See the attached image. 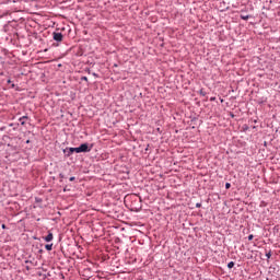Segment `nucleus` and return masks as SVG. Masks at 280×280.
Segmentation results:
<instances>
[{"label":"nucleus","instance_id":"obj_15","mask_svg":"<svg viewBox=\"0 0 280 280\" xmlns=\"http://www.w3.org/2000/svg\"><path fill=\"white\" fill-rule=\"evenodd\" d=\"M196 207H197V208H200V207H202V205H201V203H197Z\"/></svg>","mask_w":280,"mask_h":280},{"label":"nucleus","instance_id":"obj_16","mask_svg":"<svg viewBox=\"0 0 280 280\" xmlns=\"http://www.w3.org/2000/svg\"><path fill=\"white\" fill-rule=\"evenodd\" d=\"M2 229H7L5 224H2Z\"/></svg>","mask_w":280,"mask_h":280},{"label":"nucleus","instance_id":"obj_8","mask_svg":"<svg viewBox=\"0 0 280 280\" xmlns=\"http://www.w3.org/2000/svg\"><path fill=\"white\" fill-rule=\"evenodd\" d=\"M235 266V262L234 261H230L229 264H228V268H233Z\"/></svg>","mask_w":280,"mask_h":280},{"label":"nucleus","instance_id":"obj_2","mask_svg":"<svg viewBox=\"0 0 280 280\" xmlns=\"http://www.w3.org/2000/svg\"><path fill=\"white\" fill-rule=\"evenodd\" d=\"M52 38L54 40H56L57 43H62V38H63V35L62 33H52Z\"/></svg>","mask_w":280,"mask_h":280},{"label":"nucleus","instance_id":"obj_3","mask_svg":"<svg viewBox=\"0 0 280 280\" xmlns=\"http://www.w3.org/2000/svg\"><path fill=\"white\" fill-rule=\"evenodd\" d=\"M45 242H51L54 240V233L48 232V235L44 237Z\"/></svg>","mask_w":280,"mask_h":280},{"label":"nucleus","instance_id":"obj_4","mask_svg":"<svg viewBox=\"0 0 280 280\" xmlns=\"http://www.w3.org/2000/svg\"><path fill=\"white\" fill-rule=\"evenodd\" d=\"M63 154H66V156H71V154H73V152H71L70 148H67L63 150Z\"/></svg>","mask_w":280,"mask_h":280},{"label":"nucleus","instance_id":"obj_10","mask_svg":"<svg viewBox=\"0 0 280 280\" xmlns=\"http://www.w3.org/2000/svg\"><path fill=\"white\" fill-rule=\"evenodd\" d=\"M254 237H255V236H254L253 234H249V235H248V241L252 242V240H254Z\"/></svg>","mask_w":280,"mask_h":280},{"label":"nucleus","instance_id":"obj_11","mask_svg":"<svg viewBox=\"0 0 280 280\" xmlns=\"http://www.w3.org/2000/svg\"><path fill=\"white\" fill-rule=\"evenodd\" d=\"M81 80H83L84 82H89V78L86 77H82Z\"/></svg>","mask_w":280,"mask_h":280},{"label":"nucleus","instance_id":"obj_1","mask_svg":"<svg viewBox=\"0 0 280 280\" xmlns=\"http://www.w3.org/2000/svg\"><path fill=\"white\" fill-rule=\"evenodd\" d=\"M79 154L81 152H91V148H89L88 143H83L80 147H78Z\"/></svg>","mask_w":280,"mask_h":280},{"label":"nucleus","instance_id":"obj_6","mask_svg":"<svg viewBox=\"0 0 280 280\" xmlns=\"http://www.w3.org/2000/svg\"><path fill=\"white\" fill-rule=\"evenodd\" d=\"M241 19H242L243 21H248V19H250V16H249V15H241Z\"/></svg>","mask_w":280,"mask_h":280},{"label":"nucleus","instance_id":"obj_9","mask_svg":"<svg viewBox=\"0 0 280 280\" xmlns=\"http://www.w3.org/2000/svg\"><path fill=\"white\" fill-rule=\"evenodd\" d=\"M225 189H231V183L225 184Z\"/></svg>","mask_w":280,"mask_h":280},{"label":"nucleus","instance_id":"obj_13","mask_svg":"<svg viewBox=\"0 0 280 280\" xmlns=\"http://www.w3.org/2000/svg\"><path fill=\"white\" fill-rule=\"evenodd\" d=\"M22 126H25V120H20Z\"/></svg>","mask_w":280,"mask_h":280},{"label":"nucleus","instance_id":"obj_5","mask_svg":"<svg viewBox=\"0 0 280 280\" xmlns=\"http://www.w3.org/2000/svg\"><path fill=\"white\" fill-rule=\"evenodd\" d=\"M46 250H52L54 244H47L45 245Z\"/></svg>","mask_w":280,"mask_h":280},{"label":"nucleus","instance_id":"obj_7","mask_svg":"<svg viewBox=\"0 0 280 280\" xmlns=\"http://www.w3.org/2000/svg\"><path fill=\"white\" fill-rule=\"evenodd\" d=\"M70 152H72V154H73V152H75L77 154H80L78 151V148H70Z\"/></svg>","mask_w":280,"mask_h":280},{"label":"nucleus","instance_id":"obj_18","mask_svg":"<svg viewBox=\"0 0 280 280\" xmlns=\"http://www.w3.org/2000/svg\"><path fill=\"white\" fill-rule=\"evenodd\" d=\"M8 83L10 84V83H11V81L9 80V81H8Z\"/></svg>","mask_w":280,"mask_h":280},{"label":"nucleus","instance_id":"obj_12","mask_svg":"<svg viewBox=\"0 0 280 280\" xmlns=\"http://www.w3.org/2000/svg\"><path fill=\"white\" fill-rule=\"evenodd\" d=\"M25 119H27V116H22L19 120H20V121H23V120H25Z\"/></svg>","mask_w":280,"mask_h":280},{"label":"nucleus","instance_id":"obj_14","mask_svg":"<svg viewBox=\"0 0 280 280\" xmlns=\"http://www.w3.org/2000/svg\"><path fill=\"white\" fill-rule=\"evenodd\" d=\"M75 180V177H70V182L73 183Z\"/></svg>","mask_w":280,"mask_h":280},{"label":"nucleus","instance_id":"obj_17","mask_svg":"<svg viewBox=\"0 0 280 280\" xmlns=\"http://www.w3.org/2000/svg\"><path fill=\"white\" fill-rule=\"evenodd\" d=\"M268 259H270V254H267Z\"/></svg>","mask_w":280,"mask_h":280}]
</instances>
